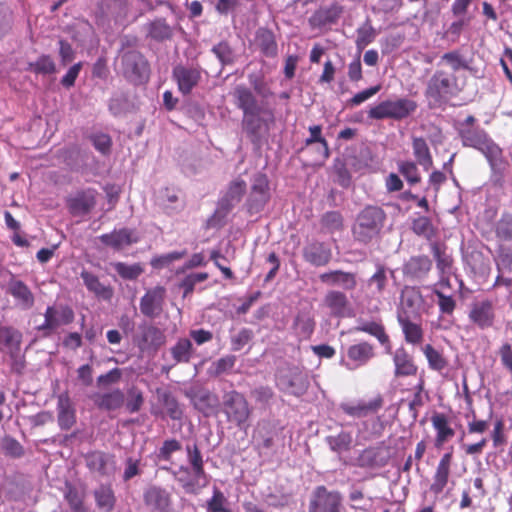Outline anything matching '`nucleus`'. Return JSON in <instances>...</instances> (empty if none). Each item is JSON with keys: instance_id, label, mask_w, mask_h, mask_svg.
Masks as SVG:
<instances>
[{"instance_id": "f257e3e1", "label": "nucleus", "mask_w": 512, "mask_h": 512, "mask_svg": "<svg viewBox=\"0 0 512 512\" xmlns=\"http://www.w3.org/2000/svg\"><path fill=\"white\" fill-rule=\"evenodd\" d=\"M439 68L428 79L424 95L430 107H440L460 91L458 77L459 70H469V63L459 50L444 53L438 62Z\"/></svg>"}, {"instance_id": "f03ea898", "label": "nucleus", "mask_w": 512, "mask_h": 512, "mask_svg": "<svg viewBox=\"0 0 512 512\" xmlns=\"http://www.w3.org/2000/svg\"><path fill=\"white\" fill-rule=\"evenodd\" d=\"M387 220L385 210L378 205L367 204L356 215L352 224V235L361 243H370L382 232Z\"/></svg>"}, {"instance_id": "7ed1b4c3", "label": "nucleus", "mask_w": 512, "mask_h": 512, "mask_svg": "<svg viewBox=\"0 0 512 512\" xmlns=\"http://www.w3.org/2000/svg\"><path fill=\"white\" fill-rule=\"evenodd\" d=\"M235 106L243 113L242 127L249 136H257L260 130L261 106L256 96L247 86L240 84L233 90Z\"/></svg>"}, {"instance_id": "20e7f679", "label": "nucleus", "mask_w": 512, "mask_h": 512, "mask_svg": "<svg viewBox=\"0 0 512 512\" xmlns=\"http://www.w3.org/2000/svg\"><path fill=\"white\" fill-rule=\"evenodd\" d=\"M459 137L464 147H471L482 152L493 165L502 158V149L488 133L479 127L461 128Z\"/></svg>"}, {"instance_id": "39448f33", "label": "nucleus", "mask_w": 512, "mask_h": 512, "mask_svg": "<svg viewBox=\"0 0 512 512\" xmlns=\"http://www.w3.org/2000/svg\"><path fill=\"white\" fill-rule=\"evenodd\" d=\"M221 411L227 422L234 424L239 429L247 426L252 410L245 396L236 390L223 394Z\"/></svg>"}, {"instance_id": "423d86ee", "label": "nucleus", "mask_w": 512, "mask_h": 512, "mask_svg": "<svg viewBox=\"0 0 512 512\" xmlns=\"http://www.w3.org/2000/svg\"><path fill=\"white\" fill-rule=\"evenodd\" d=\"M417 107L416 101L409 98L387 99L371 107L368 117L374 120L393 119L399 121L413 114Z\"/></svg>"}, {"instance_id": "0eeeda50", "label": "nucleus", "mask_w": 512, "mask_h": 512, "mask_svg": "<svg viewBox=\"0 0 512 512\" xmlns=\"http://www.w3.org/2000/svg\"><path fill=\"white\" fill-rule=\"evenodd\" d=\"M246 190V182L242 179L233 180L227 189L226 194L218 203L215 212L208 219L210 228H219L225 224V219L236 203H239Z\"/></svg>"}, {"instance_id": "6e6552de", "label": "nucleus", "mask_w": 512, "mask_h": 512, "mask_svg": "<svg viewBox=\"0 0 512 512\" xmlns=\"http://www.w3.org/2000/svg\"><path fill=\"white\" fill-rule=\"evenodd\" d=\"M166 343L164 331L152 323H142L133 336V344L145 354L156 353Z\"/></svg>"}, {"instance_id": "1a4fd4ad", "label": "nucleus", "mask_w": 512, "mask_h": 512, "mask_svg": "<svg viewBox=\"0 0 512 512\" xmlns=\"http://www.w3.org/2000/svg\"><path fill=\"white\" fill-rule=\"evenodd\" d=\"M343 497L337 490H328L324 485L315 487L308 504V512H341Z\"/></svg>"}, {"instance_id": "9d476101", "label": "nucleus", "mask_w": 512, "mask_h": 512, "mask_svg": "<svg viewBox=\"0 0 512 512\" xmlns=\"http://www.w3.org/2000/svg\"><path fill=\"white\" fill-rule=\"evenodd\" d=\"M496 302L489 298L475 299L469 306L468 319L477 328L484 330L494 326Z\"/></svg>"}, {"instance_id": "9b49d317", "label": "nucleus", "mask_w": 512, "mask_h": 512, "mask_svg": "<svg viewBox=\"0 0 512 512\" xmlns=\"http://www.w3.org/2000/svg\"><path fill=\"white\" fill-rule=\"evenodd\" d=\"M97 195L98 192L94 188L76 191L65 200L68 212L74 217H82L89 214L96 206Z\"/></svg>"}, {"instance_id": "f8f14e48", "label": "nucleus", "mask_w": 512, "mask_h": 512, "mask_svg": "<svg viewBox=\"0 0 512 512\" xmlns=\"http://www.w3.org/2000/svg\"><path fill=\"white\" fill-rule=\"evenodd\" d=\"M270 199L269 181L265 174L258 173L254 176L251 190L247 199L248 211L260 212Z\"/></svg>"}, {"instance_id": "ddd939ff", "label": "nucleus", "mask_w": 512, "mask_h": 512, "mask_svg": "<svg viewBox=\"0 0 512 512\" xmlns=\"http://www.w3.org/2000/svg\"><path fill=\"white\" fill-rule=\"evenodd\" d=\"M165 298L166 289L163 286L148 289L140 299L141 313L151 319L159 317L164 310Z\"/></svg>"}, {"instance_id": "4468645a", "label": "nucleus", "mask_w": 512, "mask_h": 512, "mask_svg": "<svg viewBox=\"0 0 512 512\" xmlns=\"http://www.w3.org/2000/svg\"><path fill=\"white\" fill-rule=\"evenodd\" d=\"M185 394L193 407L204 416L214 414L219 408L218 396L206 388H192Z\"/></svg>"}, {"instance_id": "2eb2a0df", "label": "nucleus", "mask_w": 512, "mask_h": 512, "mask_svg": "<svg viewBox=\"0 0 512 512\" xmlns=\"http://www.w3.org/2000/svg\"><path fill=\"white\" fill-rule=\"evenodd\" d=\"M121 60L123 73L128 79L138 81L148 76V62L140 52L127 51L123 54Z\"/></svg>"}, {"instance_id": "dca6fc26", "label": "nucleus", "mask_w": 512, "mask_h": 512, "mask_svg": "<svg viewBox=\"0 0 512 512\" xmlns=\"http://www.w3.org/2000/svg\"><path fill=\"white\" fill-rule=\"evenodd\" d=\"M384 404L383 397L377 395L369 401L358 400L355 402H346L340 404V409L346 415L353 418H363L377 413Z\"/></svg>"}, {"instance_id": "f3484780", "label": "nucleus", "mask_w": 512, "mask_h": 512, "mask_svg": "<svg viewBox=\"0 0 512 512\" xmlns=\"http://www.w3.org/2000/svg\"><path fill=\"white\" fill-rule=\"evenodd\" d=\"M172 76L177 83L178 90L183 95H189L201 80V69L177 65L173 68Z\"/></svg>"}, {"instance_id": "a211bd4d", "label": "nucleus", "mask_w": 512, "mask_h": 512, "mask_svg": "<svg viewBox=\"0 0 512 512\" xmlns=\"http://www.w3.org/2000/svg\"><path fill=\"white\" fill-rule=\"evenodd\" d=\"M412 316L405 311H397V321L407 344L417 346L424 341V329L421 322H415Z\"/></svg>"}, {"instance_id": "6ab92c4d", "label": "nucleus", "mask_w": 512, "mask_h": 512, "mask_svg": "<svg viewBox=\"0 0 512 512\" xmlns=\"http://www.w3.org/2000/svg\"><path fill=\"white\" fill-rule=\"evenodd\" d=\"M430 420L435 431L434 446L440 449L455 436L456 432L451 426L449 416L443 412H433Z\"/></svg>"}, {"instance_id": "aec40b11", "label": "nucleus", "mask_w": 512, "mask_h": 512, "mask_svg": "<svg viewBox=\"0 0 512 512\" xmlns=\"http://www.w3.org/2000/svg\"><path fill=\"white\" fill-rule=\"evenodd\" d=\"M389 458L388 447L383 445L368 447L357 457V464L363 468H380L387 465Z\"/></svg>"}, {"instance_id": "412c9836", "label": "nucleus", "mask_w": 512, "mask_h": 512, "mask_svg": "<svg viewBox=\"0 0 512 512\" xmlns=\"http://www.w3.org/2000/svg\"><path fill=\"white\" fill-rule=\"evenodd\" d=\"M453 460V448L450 451L444 453L435 470L433 475V482L430 485V491L434 494H440L443 492L445 487L448 484L450 473H451V465Z\"/></svg>"}, {"instance_id": "4be33fe9", "label": "nucleus", "mask_w": 512, "mask_h": 512, "mask_svg": "<svg viewBox=\"0 0 512 512\" xmlns=\"http://www.w3.org/2000/svg\"><path fill=\"white\" fill-rule=\"evenodd\" d=\"M392 360L394 364V376L396 378L411 377L417 374L418 366L413 356L404 347H399L395 350Z\"/></svg>"}, {"instance_id": "5701e85b", "label": "nucleus", "mask_w": 512, "mask_h": 512, "mask_svg": "<svg viewBox=\"0 0 512 512\" xmlns=\"http://www.w3.org/2000/svg\"><path fill=\"white\" fill-rule=\"evenodd\" d=\"M346 354L349 361L348 365H352L351 368H358L366 365L376 355L374 345L367 341H361L350 345Z\"/></svg>"}, {"instance_id": "b1692460", "label": "nucleus", "mask_w": 512, "mask_h": 512, "mask_svg": "<svg viewBox=\"0 0 512 512\" xmlns=\"http://www.w3.org/2000/svg\"><path fill=\"white\" fill-rule=\"evenodd\" d=\"M177 481L187 494L197 495L209 484V477L198 478L191 468L181 466Z\"/></svg>"}, {"instance_id": "393cba45", "label": "nucleus", "mask_w": 512, "mask_h": 512, "mask_svg": "<svg viewBox=\"0 0 512 512\" xmlns=\"http://www.w3.org/2000/svg\"><path fill=\"white\" fill-rule=\"evenodd\" d=\"M101 242L115 250H120L138 242V236L134 230L122 228L100 236Z\"/></svg>"}, {"instance_id": "a878e982", "label": "nucleus", "mask_w": 512, "mask_h": 512, "mask_svg": "<svg viewBox=\"0 0 512 512\" xmlns=\"http://www.w3.org/2000/svg\"><path fill=\"white\" fill-rule=\"evenodd\" d=\"M144 502L146 506L158 512H170L171 510V495L170 493L157 486H152L144 493Z\"/></svg>"}, {"instance_id": "bb28decb", "label": "nucleus", "mask_w": 512, "mask_h": 512, "mask_svg": "<svg viewBox=\"0 0 512 512\" xmlns=\"http://www.w3.org/2000/svg\"><path fill=\"white\" fill-rule=\"evenodd\" d=\"M57 421L61 430H69L76 423V411L67 393L58 396Z\"/></svg>"}, {"instance_id": "cd10ccee", "label": "nucleus", "mask_w": 512, "mask_h": 512, "mask_svg": "<svg viewBox=\"0 0 512 512\" xmlns=\"http://www.w3.org/2000/svg\"><path fill=\"white\" fill-rule=\"evenodd\" d=\"M323 302L332 316L343 318L349 315L350 303L343 292L330 290L326 293Z\"/></svg>"}, {"instance_id": "c85d7f7f", "label": "nucleus", "mask_w": 512, "mask_h": 512, "mask_svg": "<svg viewBox=\"0 0 512 512\" xmlns=\"http://www.w3.org/2000/svg\"><path fill=\"white\" fill-rule=\"evenodd\" d=\"M423 302V296L418 288L405 286L401 293L400 308L398 311H405L412 316L420 318L419 310Z\"/></svg>"}, {"instance_id": "c756f323", "label": "nucleus", "mask_w": 512, "mask_h": 512, "mask_svg": "<svg viewBox=\"0 0 512 512\" xmlns=\"http://www.w3.org/2000/svg\"><path fill=\"white\" fill-rule=\"evenodd\" d=\"M309 136L305 139L306 148L317 144V162L324 163L330 157L329 144L322 134L321 125H312L308 128Z\"/></svg>"}, {"instance_id": "7c9ffc66", "label": "nucleus", "mask_w": 512, "mask_h": 512, "mask_svg": "<svg viewBox=\"0 0 512 512\" xmlns=\"http://www.w3.org/2000/svg\"><path fill=\"white\" fill-rule=\"evenodd\" d=\"M87 468L99 476H107L110 474V465L114 464L113 456L102 452L92 451L85 455Z\"/></svg>"}, {"instance_id": "2f4dec72", "label": "nucleus", "mask_w": 512, "mask_h": 512, "mask_svg": "<svg viewBox=\"0 0 512 512\" xmlns=\"http://www.w3.org/2000/svg\"><path fill=\"white\" fill-rule=\"evenodd\" d=\"M97 408L105 411H114L121 408L125 402V394L120 389H114L105 393H96L92 396Z\"/></svg>"}, {"instance_id": "473e14b6", "label": "nucleus", "mask_w": 512, "mask_h": 512, "mask_svg": "<svg viewBox=\"0 0 512 512\" xmlns=\"http://www.w3.org/2000/svg\"><path fill=\"white\" fill-rule=\"evenodd\" d=\"M322 283L330 286H340L345 290H353L357 286L356 276L353 273L334 270L319 275Z\"/></svg>"}, {"instance_id": "72a5a7b5", "label": "nucleus", "mask_w": 512, "mask_h": 512, "mask_svg": "<svg viewBox=\"0 0 512 512\" xmlns=\"http://www.w3.org/2000/svg\"><path fill=\"white\" fill-rule=\"evenodd\" d=\"M343 9L337 3L328 7H320L310 17L309 22L313 27H323L329 24H334L340 18Z\"/></svg>"}, {"instance_id": "f704fd0d", "label": "nucleus", "mask_w": 512, "mask_h": 512, "mask_svg": "<svg viewBox=\"0 0 512 512\" xmlns=\"http://www.w3.org/2000/svg\"><path fill=\"white\" fill-rule=\"evenodd\" d=\"M356 332H363L375 337L378 342L385 348H391V340L386 332L385 326L379 321L359 320L358 325L354 328Z\"/></svg>"}, {"instance_id": "c9c22d12", "label": "nucleus", "mask_w": 512, "mask_h": 512, "mask_svg": "<svg viewBox=\"0 0 512 512\" xmlns=\"http://www.w3.org/2000/svg\"><path fill=\"white\" fill-rule=\"evenodd\" d=\"M255 44L260 52L268 58H274L278 55V45L275 35L267 28L260 27L256 31Z\"/></svg>"}, {"instance_id": "e433bc0d", "label": "nucleus", "mask_w": 512, "mask_h": 512, "mask_svg": "<svg viewBox=\"0 0 512 512\" xmlns=\"http://www.w3.org/2000/svg\"><path fill=\"white\" fill-rule=\"evenodd\" d=\"M8 293L23 309H30L34 305V296L29 287L20 280L12 279L8 283Z\"/></svg>"}, {"instance_id": "4c0bfd02", "label": "nucleus", "mask_w": 512, "mask_h": 512, "mask_svg": "<svg viewBox=\"0 0 512 512\" xmlns=\"http://www.w3.org/2000/svg\"><path fill=\"white\" fill-rule=\"evenodd\" d=\"M147 36L157 42L170 40L173 37V27L165 18H156L146 25Z\"/></svg>"}, {"instance_id": "58836bf2", "label": "nucleus", "mask_w": 512, "mask_h": 512, "mask_svg": "<svg viewBox=\"0 0 512 512\" xmlns=\"http://www.w3.org/2000/svg\"><path fill=\"white\" fill-rule=\"evenodd\" d=\"M81 278L83 279L86 288L97 298H101L103 300H110L112 298L113 289L110 286L102 284L94 274L88 271H82Z\"/></svg>"}, {"instance_id": "ea45409f", "label": "nucleus", "mask_w": 512, "mask_h": 512, "mask_svg": "<svg viewBox=\"0 0 512 512\" xmlns=\"http://www.w3.org/2000/svg\"><path fill=\"white\" fill-rule=\"evenodd\" d=\"M412 149L417 163L424 170H429L433 166V158L426 140L422 137L413 138Z\"/></svg>"}, {"instance_id": "a19ab883", "label": "nucleus", "mask_w": 512, "mask_h": 512, "mask_svg": "<svg viewBox=\"0 0 512 512\" xmlns=\"http://www.w3.org/2000/svg\"><path fill=\"white\" fill-rule=\"evenodd\" d=\"M22 333L12 327H0V350L7 348L11 354L20 350Z\"/></svg>"}, {"instance_id": "79ce46f5", "label": "nucleus", "mask_w": 512, "mask_h": 512, "mask_svg": "<svg viewBox=\"0 0 512 512\" xmlns=\"http://www.w3.org/2000/svg\"><path fill=\"white\" fill-rule=\"evenodd\" d=\"M421 350L431 370L441 372L448 367L449 361L443 352L436 349L431 344L424 345Z\"/></svg>"}, {"instance_id": "37998d69", "label": "nucleus", "mask_w": 512, "mask_h": 512, "mask_svg": "<svg viewBox=\"0 0 512 512\" xmlns=\"http://www.w3.org/2000/svg\"><path fill=\"white\" fill-rule=\"evenodd\" d=\"M325 441L333 452L341 454L350 451L353 445V436L351 432L341 430L338 434L327 436Z\"/></svg>"}, {"instance_id": "c03bdc74", "label": "nucleus", "mask_w": 512, "mask_h": 512, "mask_svg": "<svg viewBox=\"0 0 512 512\" xmlns=\"http://www.w3.org/2000/svg\"><path fill=\"white\" fill-rule=\"evenodd\" d=\"M97 507L105 512L114 509L116 498L110 485H101L94 491Z\"/></svg>"}, {"instance_id": "a18cd8bd", "label": "nucleus", "mask_w": 512, "mask_h": 512, "mask_svg": "<svg viewBox=\"0 0 512 512\" xmlns=\"http://www.w3.org/2000/svg\"><path fill=\"white\" fill-rule=\"evenodd\" d=\"M187 459L190 464L192 471L197 475L198 478L209 477L204 468V461L201 451L196 443L193 445L186 446Z\"/></svg>"}, {"instance_id": "49530a36", "label": "nucleus", "mask_w": 512, "mask_h": 512, "mask_svg": "<svg viewBox=\"0 0 512 512\" xmlns=\"http://www.w3.org/2000/svg\"><path fill=\"white\" fill-rule=\"evenodd\" d=\"M411 229L417 236L427 240H432L436 236V228L431 219L426 216L414 218L411 223Z\"/></svg>"}, {"instance_id": "de8ad7c7", "label": "nucleus", "mask_w": 512, "mask_h": 512, "mask_svg": "<svg viewBox=\"0 0 512 512\" xmlns=\"http://www.w3.org/2000/svg\"><path fill=\"white\" fill-rule=\"evenodd\" d=\"M64 498L67 501L72 512H86L84 507V493L78 490L72 484L65 485Z\"/></svg>"}, {"instance_id": "09e8293b", "label": "nucleus", "mask_w": 512, "mask_h": 512, "mask_svg": "<svg viewBox=\"0 0 512 512\" xmlns=\"http://www.w3.org/2000/svg\"><path fill=\"white\" fill-rule=\"evenodd\" d=\"M29 71L39 75H47L56 73V64L50 55L42 54L36 61L28 64Z\"/></svg>"}, {"instance_id": "8fccbe9b", "label": "nucleus", "mask_w": 512, "mask_h": 512, "mask_svg": "<svg viewBox=\"0 0 512 512\" xmlns=\"http://www.w3.org/2000/svg\"><path fill=\"white\" fill-rule=\"evenodd\" d=\"M170 351L177 363H188L192 356L193 346L189 339L180 338Z\"/></svg>"}, {"instance_id": "3c124183", "label": "nucleus", "mask_w": 512, "mask_h": 512, "mask_svg": "<svg viewBox=\"0 0 512 512\" xmlns=\"http://www.w3.org/2000/svg\"><path fill=\"white\" fill-rule=\"evenodd\" d=\"M495 234L500 241L512 240V213L503 212L500 219L495 223Z\"/></svg>"}, {"instance_id": "603ef678", "label": "nucleus", "mask_w": 512, "mask_h": 512, "mask_svg": "<svg viewBox=\"0 0 512 512\" xmlns=\"http://www.w3.org/2000/svg\"><path fill=\"white\" fill-rule=\"evenodd\" d=\"M398 171L410 185L418 184L421 181V175L417 164L413 161H400L397 164Z\"/></svg>"}, {"instance_id": "864d4df0", "label": "nucleus", "mask_w": 512, "mask_h": 512, "mask_svg": "<svg viewBox=\"0 0 512 512\" xmlns=\"http://www.w3.org/2000/svg\"><path fill=\"white\" fill-rule=\"evenodd\" d=\"M255 437L257 439L255 449L259 455H262L264 451L274 446V431L271 427L261 428Z\"/></svg>"}, {"instance_id": "5fc2aeb1", "label": "nucleus", "mask_w": 512, "mask_h": 512, "mask_svg": "<svg viewBox=\"0 0 512 512\" xmlns=\"http://www.w3.org/2000/svg\"><path fill=\"white\" fill-rule=\"evenodd\" d=\"M437 298V305L439 308V311L443 315H449L451 316L455 309H456V299L454 293H442L441 291H434L433 292Z\"/></svg>"}, {"instance_id": "6e6d98bb", "label": "nucleus", "mask_w": 512, "mask_h": 512, "mask_svg": "<svg viewBox=\"0 0 512 512\" xmlns=\"http://www.w3.org/2000/svg\"><path fill=\"white\" fill-rule=\"evenodd\" d=\"M162 404L167 415L172 420H181L183 417V410L177 399L170 393L162 395Z\"/></svg>"}, {"instance_id": "4d7b16f0", "label": "nucleus", "mask_w": 512, "mask_h": 512, "mask_svg": "<svg viewBox=\"0 0 512 512\" xmlns=\"http://www.w3.org/2000/svg\"><path fill=\"white\" fill-rule=\"evenodd\" d=\"M212 52L222 65H231L235 62V54L227 41H221L213 46Z\"/></svg>"}, {"instance_id": "13d9d810", "label": "nucleus", "mask_w": 512, "mask_h": 512, "mask_svg": "<svg viewBox=\"0 0 512 512\" xmlns=\"http://www.w3.org/2000/svg\"><path fill=\"white\" fill-rule=\"evenodd\" d=\"M227 505V498L220 489L215 487L212 497L207 501V510L209 512H230Z\"/></svg>"}, {"instance_id": "bf43d9fd", "label": "nucleus", "mask_w": 512, "mask_h": 512, "mask_svg": "<svg viewBox=\"0 0 512 512\" xmlns=\"http://www.w3.org/2000/svg\"><path fill=\"white\" fill-rule=\"evenodd\" d=\"M431 263L428 258H410L405 264V271L413 276L419 277L430 269Z\"/></svg>"}, {"instance_id": "052dcab7", "label": "nucleus", "mask_w": 512, "mask_h": 512, "mask_svg": "<svg viewBox=\"0 0 512 512\" xmlns=\"http://www.w3.org/2000/svg\"><path fill=\"white\" fill-rule=\"evenodd\" d=\"M125 407L129 413L138 412L144 404L143 393L138 388H131L127 392Z\"/></svg>"}, {"instance_id": "680f3d73", "label": "nucleus", "mask_w": 512, "mask_h": 512, "mask_svg": "<svg viewBox=\"0 0 512 512\" xmlns=\"http://www.w3.org/2000/svg\"><path fill=\"white\" fill-rule=\"evenodd\" d=\"M58 309L54 306H48L44 313V322L38 327L41 331H53L60 326Z\"/></svg>"}, {"instance_id": "e2e57ef3", "label": "nucleus", "mask_w": 512, "mask_h": 512, "mask_svg": "<svg viewBox=\"0 0 512 512\" xmlns=\"http://www.w3.org/2000/svg\"><path fill=\"white\" fill-rule=\"evenodd\" d=\"M490 437L492 439L494 448L504 446L507 443L505 422L502 418H499L494 422Z\"/></svg>"}, {"instance_id": "0e129e2a", "label": "nucleus", "mask_w": 512, "mask_h": 512, "mask_svg": "<svg viewBox=\"0 0 512 512\" xmlns=\"http://www.w3.org/2000/svg\"><path fill=\"white\" fill-rule=\"evenodd\" d=\"M2 449L6 455L13 458H19L24 454V449L20 442L10 436L3 438Z\"/></svg>"}, {"instance_id": "69168bd1", "label": "nucleus", "mask_w": 512, "mask_h": 512, "mask_svg": "<svg viewBox=\"0 0 512 512\" xmlns=\"http://www.w3.org/2000/svg\"><path fill=\"white\" fill-rule=\"evenodd\" d=\"M253 337L254 334L252 330L248 328L241 329L237 334L231 337V349L233 351H240Z\"/></svg>"}, {"instance_id": "338daca9", "label": "nucleus", "mask_w": 512, "mask_h": 512, "mask_svg": "<svg viewBox=\"0 0 512 512\" xmlns=\"http://www.w3.org/2000/svg\"><path fill=\"white\" fill-rule=\"evenodd\" d=\"M115 269L122 278L128 280H134L138 278V276L143 272L140 264L127 265L119 262L115 265Z\"/></svg>"}, {"instance_id": "774afa93", "label": "nucleus", "mask_w": 512, "mask_h": 512, "mask_svg": "<svg viewBox=\"0 0 512 512\" xmlns=\"http://www.w3.org/2000/svg\"><path fill=\"white\" fill-rule=\"evenodd\" d=\"M321 222L329 230H340L343 227V217L339 211L326 212Z\"/></svg>"}]
</instances>
